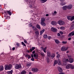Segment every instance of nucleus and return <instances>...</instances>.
Masks as SVG:
<instances>
[{
    "label": "nucleus",
    "instance_id": "obj_1",
    "mask_svg": "<svg viewBox=\"0 0 74 74\" xmlns=\"http://www.w3.org/2000/svg\"><path fill=\"white\" fill-rule=\"evenodd\" d=\"M12 69V65L11 64H6L5 65V69L7 70H11Z\"/></svg>",
    "mask_w": 74,
    "mask_h": 74
},
{
    "label": "nucleus",
    "instance_id": "obj_13",
    "mask_svg": "<svg viewBox=\"0 0 74 74\" xmlns=\"http://www.w3.org/2000/svg\"><path fill=\"white\" fill-rule=\"evenodd\" d=\"M74 28V24H73L71 25V26L70 27V30H72Z\"/></svg>",
    "mask_w": 74,
    "mask_h": 74
},
{
    "label": "nucleus",
    "instance_id": "obj_24",
    "mask_svg": "<svg viewBox=\"0 0 74 74\" xmlns=\"http://www.w3.org/2000/svg\"><path fill=\"white\" fill-rule=\"evenodd\" d=\"M4 70V67L3 66H0V70L1 71H3Z\"/></svg>",
    "mask_w": 74,
    "mask_h": 74
},
{
    "label": "nucleus",
    "instance_id": "obj_12",
    "mask_svg": "<svg viewBox=\"0 0 74 74\" xmlns=\"http://www.w3.org/2000/svg\"><path fill=\"white\" fill-rule=\"evenodd\" d=\"M71 67V64H68L66 66V69H69Z\"/></svg>",
    "mask_w": 74,
    "mask_h": 74
},
{
    "label": "nucleus",
    "instance_id": "obj_48",
    "mask_svg": "<svg viewBox=\"0 0 74 74\" xmlns=\"http://www.w3.org/2000/svg\"><path fill=\"white\" fill-rule=\"evenodd\" d=\"M69 59H66L65 60V62H69Z\"/></svg>",
    "mask_w": 74,
    "mask_h": 74
},
{
    "label": "nucleus",
    "instance_id": "obj_5",
    "mask_svg": "<svg viewBox=\"0 0 74 74\" xmlns=\"http://www.w3.org/2000/svg\"><path fill=\"white\" fill-rule=\"evenodd\" d=\"M21 67H22V66L20 65L16 64L15 66V69H20Z\"/></svg>",
    "mask_w": 74,
    "mask_h": 74
},
{
    "label": "nucleus",
    "instance_id": "obj_55",
    "mask_svg": "<svg viewBox=\"0 0 74 74\" xmlns=\"http://www.w3.org/2000/svg\"><path fill=\"white\" fill-rule=\"evenodd\" d=\"M71 38H68V40H71Z\"/></svg>",
    "mask_w": 74,
    "mask_h": 74
},
{
    "label": "nucleus",
    "instance_id": "obj_8",
    "mask_svg": "<svg viewBox=\"0 0 74 74\" xmlns=\"http://www.w3.org/2000/svg\"><path fill=\"white\" fill-rule=\"evenodd\" d=\"M58 69L59 72H62V71H63V69H62L59 66L58 67Z\"/></svg>",
    "mask_w": 74,
    "mask_h": 74
},
{
    "label": "nucleus",
    "instance_id": "obj_35",
    "mask_svg": "<svg viewBox=\"0 0 74 74\" xmlns=\"http://www.w3.org/2000/svg\"><path fill=\"white\" fill-rule=\"evenodd\" d=\"M36 27L38 29H41L40 26V25H36Z\"/></svg>",
    "mask_w": 74,
    "mask_h": 74
},
{
    "label": "nucleus",
    "instance_id": "obj_38",
    "mask_svg": "<svg viewBox=\"0 0 74 74\" xmlns=\"http://www.w3.org/2000/svg\"><path fill=\"white\" fill-rule=\"evenodd\" d=\"M67 43V41H62V44H66Z\"/></svg>",
    "mask_w": 74,
    "mask_h": 74
},
{
    "label": "nucleus",
    "instance_id": "obj_34",
    "mask_svg": "<svg viewBox=\"0 0 74 74\" xmlns=\"http://www.w3.org/2000/svg\"><path fill=\"white\" fill-rule=\"evenodd\" d=\"M40 1L41 3H45L47 1V0H40Z\"/></svg>",
    "mask_w": 74,
    "mask_h": 74
},
{
    "label": "nucleus",
    "instance_id": "obj_40",
    "mask_svg": "<svg viewBox=\"0 0 74 74\" xmlns=\"http://www.w3.org/2000/svg\"><path fill=\"white\" fill-rule=\"evenodd\" d=\"M49 62H50V60L49 58H47V62L48 63H49Z\"/></svg>",
    "mask_w": 74,
    "mask_h": 74
},
{
    "label": "nucleus",
    "instance_id": "obj_19",
    "mask_svg": "<svg viewBox=\"0 0 74 74\" xmlns=\"http://www.w3.org/2000/svg\"><path fill=\"white\" fill-rule=\"evenodd\" d=\"M47 55L48 57H50L51 56V53H50V52L48 51L47 52Z\"/></svg>",
    "mask_w": 74,
    "mask_h": 74
},
{
    "label": "nucleus",
    "instance_id": "obj_52",
    "mask_svg": "<svg viewBox=\"0 0 74 74\" xmlns=\"http://www.w3.org/2000/svg\"><path fill=\"white\" fill-rule=\"evenodd\" d=\"M60 62V60L59 59H58L57 61V63H58V62Z\"/></svg>",
    "mask_w": 74,
    "mask_h": 74
},
{
    "label": "nucleus",
    "instance_id": "obj_50",
    "mask_svg": "<svg viewBox=\"0 0 74 74\" xmlns=\"http://www.w3.org/2000/svg\"><path fill=\"white\" fill-rule=\"evenodd\" d=\"M60 33L61 34H63V32H62L61 31L60 32Z\"/></svg>",
    "mask_w": 74,
    "mask_h": 74
},
{
    "label": "nucleus",
    "instance_id": "obj_62",
    "mask_svg": "<svg viewBox=\"0 0 74 74\" xmlns=\"http://www.w3.org/2000/svg\"><path fill=\"white\" fill-rule=\"evenodd\" d=\"M73 42V45H74V41H73L72 42Z\"/></svg>",
    "mask_w": 74,
    "mask_h": 74
},
{
    "label": "nucleus",
    "instance_id": "obj_39",
    "mask_svg": "<svg viewBox=\"0 0 74 74\" xmlns=\"http://www.w3.org/2000/svg\"><path fill=\"white\" fill-rule=\"evenodd\" d=\"M57 58H58V59H59L60 58V54H58L57 55Z\"/></svg>",
    "mask_w": 74,
    "mask_h": 74
},
{
    "label": "nucleus",
    "instance_id": "obj_26",
    "mask_svg": "<svg viewBox=\"0 0 74 74\" xmlns=\"http://www.w3.org/2000/svg\"><path fill=\"white\" fill-rule=\"evenodd\" d=\"M45 31V29H43L42 31H40V35H42V33H43V32Z\"/></svg>",
    "mask_w": 74,
    "mask_h": 74
},
{
    "label": "nucleus",
    "instance_id": "obj_45",
    "mask_svg": "<svg viewBox=\"0 0 74 74\" xmlns=\"http://www.w3.org/2000/svg\"><path fill=\"white\" fill-rule=\"evenodd\" d=\"M56 14V11H55L53 13V15H55Z\"/></svg>",
    "mask_w": 74,
    "mask_h": 74
},
{
    "label": "nucleus",
    "instance_id": "obj_17",
    "mask_svg": "<svg viewBox=\"0 0 74 74\" xmlns=\"http://www.w3.org/2000/svg\"><path fill=\"white\" fill-rule=\"evenodd\" d=\"M69 35L70 36H74V31H73L69 33Z\"/></svg>",
    "mask_w": 74,
    "mask_h": 74
},
{
    "label": "nucleus",
    "instance_id": "obj_25",
    "mask_svg": "<svg viewBox=\"0 0 74 74\" xmlns=\"http://www.w3.org/2000/svg\"><path fill=\"white\" fill-rule=\"evenodd\" d=\"M43 37L44 38H48V35L46 34H44L43 35Z\"/></svg>",
    "mask_w": 74,
    "mask_h": 74
},
{
    "label": "nucleus",
    "instance_id": "obj_57",
    "mask_svg": "<svg viewBox=\"0 0 74 74\" xmlns=\"http://www.w3.org/2000/svg\"><path fill=\"white\" fill-rule=\"evenodd\" d=\"M31 57L32 58H33V54H31Z\"/></svg>",
    "mask_w": 74,
    "mask_h": 74
},
{
    "label": "nucleus",
    "instance_id": "obj_4",
    "mask_svg": "<svg viewBox=\"0 0 74 74\" xmlns=\"http://www.w3.org/2000/svg\"><path fill=\"white\" fill-rule=\"evenodd\" d=\"M68 49V47L66 48L64 47H62L61 48V49L62 51H65L67 50Z\"/></svg>",
    "mask_w": 74,
    "mask_h": 74
},
{
    "label": "nucleus",
    "instance_id": "obj_3",
    "mask_svg": "<svg viewBox=\"0 0 74 74\" xmlns=\"http://www.w3.org/2000/svg\"><path fill=\"white\" fill-rule=\"evenodd\" d=\"M67 18L68 20L71 21H73L74 19V16H68L67 17Z\"/></svg>",
    "mask_w": 74,
    "mask_h": 74
},
{
    "label": "nucleus",
    "instance_id": "obj_9",
    "mask_svg": "<svg viewBox=\"0 0 74 74\" xmlns=\"http://www.w3.org/2000/svg\"><path fill=\"white\" fill-rule=\"evenodd\" d=\"M69 62L71 63H73L74 62V59L73 58H70L69 60Z\"/></svg>",
    "mask_w": 74,
    "mask_h": 74
},
{
    "label": "nucleus",
    "instance_id": "obj_46",
    "mask_svg": "<svg viewBox=\"0 0 74 74\" xmlns=\"http://www.w3.org/2000/svg\"><path fill=\"white\" fill-rule=\"evenodd\" d=\"M48 39H49V40H50V39H51V36H48Z\"/></svg>",
    "mask_w": 74,
    "mask_h": 74
},
{
    "label": "nucleus",
    "instance_id": "obj_43",
    "mask_svg": "<svg viewBox=\"0 0 74 74\" xmlns=\"http://www.w3.org/2000/svg\"><path fill=\"white\" fill-rule=\"evenodd\" d=\"M68 57L69 59H71L72 56L70 55H69L68 56Z\"/></svg>",
    "mask_w": 74,
    "mask_h": 74
},
{
    "label": "nucleus",
    "instance_id": "obj_11",
    "mask_svg": "<svg viewBox=\"0 0 74 74\" xmlns=\"http://www.w3.org/2000/svg\"><path fill=\"white\" fill-rule=\"evenodd\" d=\"M62 10H67V5L63 6L62 7Z\"/></svg>",
    "mask_w": 74,
    "mask_h": 74
},
{
    "label": "nucleus",
    "instance_id": "obj_29",
    "mask_svg": "<svg viewBox=\"0 0 74 74\" xmlns=\"http://www.w3.org/2000/svg\"><path fill=\"white\" fill-rule=\"evenodd\" d=\"M58 63V62H57V61L56 60H55L54 62V64L53 65V66H54L56 65V64Z\"/></svg>",
    "mask_w": 74,
    "mask_h": 74
},
{
    "label": "nucleus",
    "instance_id": "obj_51",
    "mask_svg": "<svg viewBox=\"0 0 74 74\" xmlns=\"http://www.w3.org/2000/svg\"><path fill=\"white\" fill-rule=\"evenodd\" d=\"M31 60H32V61H34V58H31Z\"/></svg>",
    "mask_w": 74,
    "mask_h": 74
},
{
    "label": "nucleus",
    "instance_id": "obj_54",
    "mask_svg": "<svg viewBox=\"0 0 74 74\" xmlns=\"http://www.w3.org/2000/svg\"><path fill=\"white\" fill-rule=\"evenodd\" d=\"M41 49H42V50H43L44 49V47H41Z\"/></svg>",
    "mask_w": 74,
    "mask_h": 74
},
{
    "label": "nucleus",
    "instance_id": "obj_36",
    "mask_svg": "<svg viewBox=\"0 0 74 74\" xmlns=\"http://www.w3.org/2000/svg\"><path fill=\"white\" fill-rule=\"evenodd\" d=\"M71 67L70 68V69H74V66L73 65H71Z\"/></svg>",
    "mask_w": 74,
    "mask_h": 74
},
{
    "label": "nucleus",
    "instance_id": "obj_32",
    "mask_svg": "<svg viewBox=\"0 0 74 74\" xmlns=\"http://www.w3.org/2000/svg\"><path fill=\"white\" fill-rule=\"evenodd\" d=\"M41 22H44L45 21V18H42L41 20Z\"/></svg>",
    "mask_w": 74,
    "mask_h": 74
},
{
    "label": "nucleus",
    "instance_id": "obj_47",
    "mask_svg": "<svg viewBox=\"0 0 74 74\" xmlns=\"http://www.w3.org/2000/svg\"><path fill=\"white\" fill-rule=\"evenodd\" d=\"M57 63L59 65H60V64H61V62H57Z\"/></svg>",
    "mask_w": 74,
    "mask_h": 74
},
{
    "label": "nucleus",
    "instance_id": "obj_63",
    "mask_svg": "<svg viewBox=\"0 0 74 74\" xmlns=\"http://www.w3.org/2000/svg\"><path fill=\"white\" fill-rule=\"evenodd\" d=\"M29 74H32V73H31V72H29Z\"/></svg>",
    "mask_w": 74,
    "mask_h": 74
},
{
    "label": "nucleus",
    "instance_id": "obj_28",
    "mask_svg": "<svg viewBox=\"0 0 74 74\" xmlns=\"http://www.w3.org/2000/svg\"><path fill=\"white\" fill-rule=\"evenodd\" d=\"M40 23L42 26H45V24L44 22H41Z\"/></svg>",
    "mask_w": 74,
    "mask_h": 74
},
{
    "label": "nucleus",
    "instance_id": "obj_61",
    "mask_svg": "<svg viewBox=\"0 0 74 74\" xmlns=\"http://www.w3.org/2000/svg\"><path fill=\"white\" fill-rule=\"evenodd\" d=\"M60 1H64V0H60Z\"/></svg>",
    "mask_w": 74,
    "mask_h": 74
},
{
    "label": "nucleus",
    "instance_id": "obj_64",
    "mask_svg": "<svg viewBox=\"0 0 74 74\" xmlns=\"http://www.w3.org/2000/svg\"><path fill=\"white\" fill-rule=\"evenodd\" d=\"M31 12H33V11H32V10H31Z\"/></svg>",
    "mask_w": 74,
    "mask_h": 74
},
{
    "label": "nucleus",
    "instance_id": "obj_14",
    "mask_svg": "<svg viewBox=\"0 0 74 74\" xmlns=\"http://www.w3.org/2000/svg\"><path fill=\"white\" fill-rule=\"evenodd\" d=\"M34 56L35 59H38V54L35 53L34 54Z\"/></svg>",
    "mask_w": 74,
    "mask_h": 74
},
{
    "label": "nucleus",
    "instance_id": "obj_31",
    "mask_svg": "<svg viewBox=\"0 0 74 74\" xmlns=\"http://www.w3.org/2000/svg\"><path fill=\"white\" fill-rule=\"evenodd\" d=\"M40 54L42 57H44L45 56V55L44 54V53L41 52L40 53Z\"/></svg>",
    "mask_w": 74,
    "mask_h": 74
},
{
    "label": "nucleus",
    "instance_id": "obj_42",
    "mask_svg": "<svg viewBox=\"0 0 74 74\" xmlns=\"http://www.w3.org/2000/svg\"><path fill=\"white\" fill-rule=\"evenodd\" d=\"M7 12L9 15H11V12L10 11H8Z\"/></svg>",
    "mask_w": 74,
    "mask_h": 74
},
{
    "label": "nucleus",
    "instance_id": "obj_20",
    "mask_svg": "<svg viewBox=\"0 0 74 74\" xmlns=\"http://www.w3.org/2000/svg\"><path fill=\"white\" fill-rule=\"evenodd\" d=\"M25 57L26 58H28V59H29L30 58H31V56H30L28 55V54H26L25 55Z\"/></svg>",
    "mask_w": 74,
    "mask_h": 74
},
{
    "label": "nucleus",
    "instance_id": "obj_30",
    "mask_svg": "<svg viewBox=\"0 0 74 74\" xmlns=\"http://www.w3.org/2000/svg\"><path fill=\"white\" fill-rule=\"evenodd\" d=\"M51 57L52 58V59H53L55 56V54H52V56H51Z\"/></svg>",
    "mask_w": 74,
    "mask_h": 74
},
{
    "label": "nucleus",
    "instance_id": "obj_60",
    "mask_svg": "<svg viewBox=\"0 0 74 74\" xmlns=\"http://www.w3.org/2000/svg\"><path fill=\"white\" fill-rule=\"evenodd\" d=\"M32 7V5H30V6H29V7L30 8H31Z\"/></svg>",
    "mask_w": 74,
    "mask_h": 74
},
{
    "label": "nucleus",
    "instance_id": "obj_59",
    "mask_svg": "<svg viewBox=\"0 0 74 74\" xmlns=\"http://www.w3.org/2000/svg\"><path fill=\"white\" fill-rule=\"evenodd\" d=\"M48 15H48V14H46V16H48Z\"/></svg>",
    "mask_w": 74,
    "mask_h": 74
},
{
    "label": "nucleus",
    "instance_id": "obj_10",
    "mask_svg": "<svg viewBox=\"0 0 74 74\" xmlns=\"http://www.w3.org/2000/svg\"><path fill=\"white\" fill-rule=\"evenodd\" d=\"M51 24L52 25L55 26V25H57V23L55 21H53L51 22Z\"/></svg>",
    "mask_w": 74,
    "mask_h": 74
},
{
    "label": "nucleus",
    "instance_id": "obj_53",
    "mask_svg": "<svg viewBox=\"0 0 74 74\" xmlns=\"http://www.w3.org/2000/svg\"><path fill=\"white\" fill-rule=\"evenodd\" d=\"M24 42H25V43L26 44V43H27V41H26V40H24Z\"/></svg>",
    "mask_w": 74,
    "mask_h": 74
},
{
    "label": "nucleus",
    "instance_id": "obj_44",
    "mask_svg": "<svg viewBox=\"0 0 74 74\" xmlns=\"http://www.w3.org/2000/svg\"><path fill=\"white\" fill-rule=\"evenodd\" d=\"M22 44L23 45V46H26V45L23 42H22Z\"/></svg>",
    "mask_w": 74,
    "mask_h": 74
},
{
    "label": "nucleus",
    "instance_id": "obj_6",
    "mask_svg": "<svg viewBox=\"0 0 74 74\" xmlns=\"http://www.w3.org/2000/svg\"><path fill=\"white\" fill-rule=\"evenodd\" d=\"M51 30L52 32H57V30H56V28L54 27H52L51 28Z\"/></svg>",
    "mask_w": 74,
    "mask_h": 74
},
{
    "label": "nucleus",
    "instance_id": "obj_18",
    "mask_svg": "<svg viewBox=\"0 0 74 74\" xmlns=\"http://www.w3.org/2000/svg\"><path fill=\"white\" fill-rule=\"evenodd\" d=\"M32 65V63L30 62H29L26 64V66L27 67H30Z\"/></svg>",
    "mask_w": 74,
    "mask_h": 74
},
{
    "label": "nucleus",
    "instance_id": "obj_33",
    "mask_svg": "<svg viewBox=\"0 0 74 74\" xmlns=\"http://www.w3.org/2000/svg\"><path fill=\"white\" fill-rule=\"evenodd\" d=\"M26 71H23L21 72V74H26Z\"/></svg>",
    "mask_w": 74,
    "mask_h": 74
},
{
    "label": "nucleus",
    "instance_id": "obj_21",
    "mask_svg": "<svg viewBox=\"0 0 74 74\" xmlns=\"http://www.w3.org/2000/svg\"><path fill=\"white\" fill-rule=\"evenodd\" d=\"M12 73H13V70H12L10 71H8L7 72V73L9 74H12Z\"/></svg>",
    "mask_w": 74,
    "mask_h": 74
},
{
    "label": "nucleus",
    "instance_id": "obj_27",
    "mask_svg": "<svg viewBox=\"0 0 74 74\" xmlns=\"http://www.w3.org/2000/svg\"><path fill=\"white\" fill-rule=\"evenodd\" d=\"M55 41L56 43V44H59V42H60L59 41V40L57 39L55 40Z\"/></svg>",
    "mask_w": 74,
    "mask_h": 74
},
{
    "label": "nucleus",
    "instance_id": "obj_56",
    "mask_svg": "<svg viewBox=\"0 0 74 74\" xmlns=\"http://www.w3.org/2000/svg\"><path fill=\"white\" fill-rule=\"evenodd\" d=\"M15 47H13L12 48V50L13 51H14V50H15Z\"/></svg>",
    "mask_w": 74,
    "mask_h": 74
},
{
    "label": "nucleus",
    "instance_id": "obj_37",
    "mask_svg": "<svg viewBox=\"0 0 74 74\" xmlns=\"http://www.w3.org/2000/svg\"><path fill=\"white\" fill-rule=\"evenodd\" d=\"M46 49H47V47H45L43 50V51L45 53H46Z\"/></svg>",
    "mask_w": 74,
    "mask_h": 74
},
{
    "label": "nucleus",
    "instance_id": "obj_16",
    "mask_svg": "<svg viewBox=\"0 0 74 74\" xmlns=\"http://www.w3.org/2000/svg\"><path fill=\"white\" fill-rule=\"evenodd\" d=\"M66 4V3L64 2V1H61L60 5H65Z\"/></svg>",
    "mask_w": 74,
    "mask_h": 74
},
{
    "label": "nucleus",
    "instance_id": "obj_7",
    "mask_svg": "<svg viewBox=\"0 0 74 74\" xmlns=\"http://www.w3.org/2000/svg\"><path fill=\"white\" fill-rule=\"evenodd\" d=\"M72 7H73V5H70L67 6V8L68 10H71V9L72 8Z\"/></svg>",
    "mask_w": 74,
    "mask_h": 74
},
{
    "label": "nucleus",
    "instance_id": "obj_15",
    "mask_svg": "<svg viewBox=\"0 0 74 74\" xmlns=\"http://www.w3.org/2000/svg\"><path fill=\"white\" fill-rule=\"evenodd\" d=\"M32 71L33 72H37V71H38V70L37 69L34 68L32 69Z\"/></svg>",
    "mask_w": 74,
    "mask_h": 74
},
{
    "label": "nucleus",
    "instance_id": "obj_22",
    "mask_svg": "<svg viewBox=\"0 0 74 74\" xmlns=\"http://www.w3.org/2000/svg\"><path fill=\"white\" fill-rule=\"evenodd\" d=\"M35 34L36 36H38L40 34V32H39V31H37L35 32Z\"/></svg>",
    "mask_w": 74,
    "mask_h": 74
},
{
    "label": "nucleus",
    "instance_id": "obj_41",
    "mask_svg": "<svg viewBox=\"0 0 74 74\" xmlns=\"http://www.w3.org/2000/svg\"><path fill=\"white\" fill-rule=\"evenodd\" d=\"M61 30H64V27H61L60 28Z\"/></svg>",
    "mask_w": 74,
    "mask_h": 74
},
{
    "label": "nucleus",
    "instance_id": "obj_58",
    "mask_svg": "<svg viewBox=\"0 0 74 74\" xmlns=\"http://www.w3.org/2000/svg\"><path fill=\"white\" fill-rule=\"evenodd\" d=\"M35 53V51H34L32 52V53Z\"/></svg>",
    "mask_w": 74,
    "mask_h": 74
},
{
    "label": "nucleus",
    "instance_id": "obj_2",
    "mask_svg": "<svg viewBox=\"0 0 74 74\" xmlns=\"http://www.w3.org/2000/svg\"><path fill=\"white\" fill-rule=\"evenodd\" d=\"M57 23L59 24L60 26H62L63 25H64L65 24V23L62 21V20H60L58 21Z\"/></svg>",
    "mask_w": 74,
    "mask_h": 74
},
{
    "label": "nucleus",
    "instance_id": "obj_23",
    "mask_svg": "<svg viewBox=\"0 0 74 74\" xmlns=\"http://www.w3.org/2000/svg\"><path fill=\"white\" fill-rule=\"evenodd\" d=\"M35 49L36 48L35 47H32V49H30V51L31 52H32V51H33V50L34 49Z\"/></svg>",
    "mask_w": 74,
    "mask_h": 74
},
{
    "label": "nucleus",
    "instance_id": "obj_49",
    "mask_svg": "<svg viewBox=\"0 0 74 74\" xmlns=\"http://www.w3.org/2000/svg\"><path fill=\"white\" fill-rule=\"evenodd\" d=\"M57 36H60V34L59 33H58L57 34Z\"/></svg>",
    "mask_w": 74,
    "mask_h": 74
}]
</instances>
